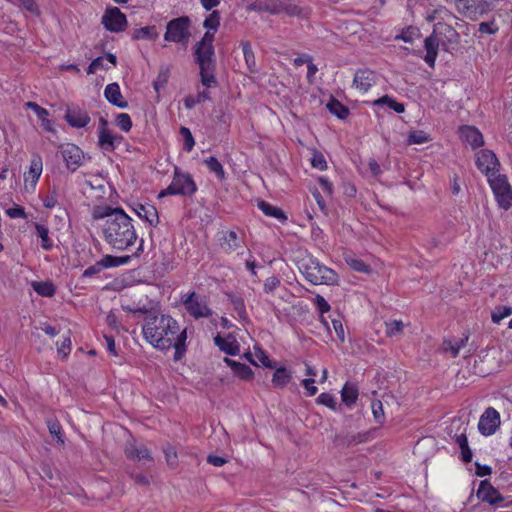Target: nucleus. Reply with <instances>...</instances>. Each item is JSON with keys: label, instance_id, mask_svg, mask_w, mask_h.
I'll list each match as a JSON object with an SVG mask.
<instances>
[{"label": "nucleus", "instance_id": "obj_35", "mask_svg": "<svg viewBox=\"0 0 512 512\" xmlns=\"http://www.w3.org/2000/svg\"><path fill=\"white\" fill-rule=\"evenodd\" d=\"M159 34L156 26H146L139 29H136L133 33V39H147V40H156Z\"/></svg>", "mask_w": 512, "mask_h": 512}, {"label": "nucleus", "instance_id": "obj_9", "mask_svg": "<svg viewBox=\"0 0 512 512\" xmlns=\"http://www.w3.org/2000/svg\"><path fill=\"white\" fill-rule=\"evenodd\" d=\"M433 32L437 39H439L441 47L444 51H450L459 44V33L451 25L438 22L434 25Z\"/></svg>", "mask_w": 512, "mask_h": 512}, {"label": "nucleus", "instance_id": "obj_20", "mask_svg": "<svg viewBox=\"0 0 512 512\" xmlns=\"http://www.w3.org/2000/svg\"><path fill=\"white\" fill-rule=\"evenodd\" d=\"M441 46L439 39H437L434 32L424 40V47L426 49V55L424 61L433 68L438 54V49Z\"/></svg>", "mask_w": 512, "mask_h": 512}, {"label": "nucleus", "instance_id": "obj_37", "mask_svg": "<svg viewBox=\"0 0 512 512\" xmlns=\"http://www.w3.org/2000/svg\"><path fill=\"white\" fill-rule=\"evenodd\" d=\"M241 47L244 54V59L250 72H256V58L252 50L251 44L248 41H242Z\"/></svg>", "mask_w": 512, "mask_h": 512}, {"label": "nucleus", "instance_id": "obj_61", "mask_svg": "<svg viewBox=\"0 0 512 512\" xmlns=\"http://www.w3.org/2000/svg\"><path fill=\"white\" fill-rule=\"evenodd\" d=\"M104 268L102 267L101 261H97L94 265L89 266L83 271L82 277L88 278L100 273Z\"/></svg>", "mask_w": 512, "mask_h": 512}, {"label": "nucleus", "instance_id": "obj_16", "mask_svg": "<svg viewBox=\"0 0 512 512\" xmlns=\"http://www.w3.org/2000/svg\"><path fill=\"white\" fill-rule=\"evenodd\" d=\"M64 119L74 128H83L90 122L88 112L78 106L67 107Z\"/></svg>", "mask_w": 512, "mask_h": 512}, {"label": "nucleus", "instance_id": "obj_1", "mask_svg": "<svg viewBox=\"0 0 512 512\" xmlns=\"http://www.w3.org/2000/svg\"><path fill=\"white\" fill-rule=\"evenodd\" d=\"M144 338L159 350L174 348V361L181 360L186 353L187 329H181L170 315H150L142 327Z\"/></svg>", "mask_w": 512, "mask_h": 512}, {"label": "nucleus", "instance_id": "obj_44", "mask_svg": "<svg viewBox=\"0 0 512 512\" xmlns=\"http://www.w3.org/2000/svg\"><path fill=\"white\" fill-rule=\"evenodd\" d=\"M230 301L233 305L234 310L237 312L241 319H246L247 313L245 308L244 299L240 296L231 295Z\"/></svg>", "mask_w": 512, "mask_h": 512}, {"label": "nucleus", "instance_id": "obj_40", "mask_svg": "<svg viewBox=\"0 0 512 512\" xmlns=\"http://www.w3.org/2000/svg\"><path fill=\"white\" fill-rule=\"evenodd\" d=\"M210 99V93L206 90L199 92L196 96L188 95L184 99V105L188 109H192L194 106H196L199 103H202L206 100Z\"/></svg>", "mask_w": 512, "mask_h": 512}, {"label": "nucleus", "instance_id": "obj_27", "mask_svg": "<svg viewBox=\"0 0 512 512\" xmlns=\"http://www.w3.org/2000/svg\"><path fill=\"white\" fill-rule=\"evenodd\" d=\"M257 206L266 216L276 218L281 223L286 222L287 216L282 209L273 206L264 200L258 201Z\"/></svg>", "mask_w": 512, "mask_h": 512}, {"label": "nucleus", "instance_id": "obj_23", "mask_svg": "<svg viewBox=\"0 0 512 512\" xmlns=\"http://www.w3.org/2000/svg\"><path fill=\"white\" fill-rule=\"evenodd\" d=\"M280 0H256L247 6L248 11L279 14Z\"/></svg>", "mask_w": 512, "mask_h": 512}, {"label": "nucleus", "instance_id": "obj_58", "mask_svg": "<svg viewBox=\"0 0 512 512\" xmlns=\"http://www.w3.org/2000/svg\"><path fill=\"white\" fill-rule=\"evenodd\" d=\"M372 411L377 423H382L384 420V411L381 401L376 400L372 402Z\"/></svg>", "mask_w": 512, "mask_h": 512}, {"label": "nucleus", "instance_id": "obj_15", "mask_svg": "<svg viewBox=\"0 0 512 512\" xmlns=\"http://www.w3.org/2000/svg\"><path fill=\"white\" fill-rule=\"evenodd\" d=\"M477 497L481 501L487 502L490 505H496L504 501L503 495L495 487H493L488 480H482L480 482L477 491Z\"/></svg>", "mask_w": 512, "mask_h": 512}, {"label": "nucleus", "instance_id": "obj_22", "mask_svg": "<svg viewBox=\"0 0 512 512\" xmlns=\"http://www.w3.org/2000/svg\"><path fill=\"white\" fill-rule=\"evenodd\" d=\"M122 136L113 135L109 130L99 129L98 144L104 151L112 152L122 141Z\"/></svg>", "mask_w": 512, "mask_h": 512}, {"label": "nucleus", "instance_id": "obj_52", "mask_svg": "<svg viewBox=\"0 0 512 512\" xmlns=\"http://www.w3.org/2000/svg\"><path fill=\"white\" fill-rule=\"evenodd\" d=\"M429 141L428 135L424 131H412L408 136V144H423Z\"/></svg>", "mask_w": 512, "mask_h": 512}, {"label": "nucleus", "instance_id": "obj_63", "mask_svg": "<svg viewBox=\"0 0 512 512\" xmlns=\"http://www.w3.org/2000/svg\"><path fill=\"white\" fill-rule=\"evenodd\" d=\"M314 302L321 314L328 312L331 308L329 303L321 295H316Z\"/></svg>", "mask_w": 512, "mask_h": 512}, {"label": "nucleus", "instance_id": "obj_47", "mask_svg": "<svg viewBox=\"0 0 512 512\" xmlns=\"http://www.w3.org/2000/svg\"><path fill=\"white\" fill-rule=\"evenodd\" d=\"M47 427H48V430H49V433L56 437L58 442L60 443H64V440L62 438L63 434H62V427L59 423L58 420H54V419H49L47 420Z\"/></svg>", "mask_w": 512, "mask_h": 512}, {"label": "nucleus", "instance_id": "obj_53", "mask_svg": "<svg viewBox=\"0 0 512 512\" xmlns=\"http://www.w3.org/2000/svg\"><path fill=\"white\" fill-rule=\"evenodd\" d=\"M347 264L357 272L369 273L370 267L363 260L357 258L347 259Z\"/></svg>", "mask_w": 512, "mask_h": 512}, {"label": "nucleus", "instance_id": "obj_55", "mask_svg": "<svg viewBox=\"0 0 512 512\" xmlns=\"http://www.w3.org/2000/svg\"><path fill=\"white\" fill-rule=\"evenodd\" d=\"M317 403L327 406L332 410H336L337 403L334 397L330 393L323 392L321 393L317 399Z\"/></svg>", "mask_w": 512, "mask_h": 512}, {"label": "nucleus", "instance_id": "obj_19", "mask_svg": "<svg viewBox=\"0 0 512 512\" xmlns=\"http://www.w3.org/2000/svg\"><path fill=\"white\" fill-rule=\"evenodd\" d=\"M459 131L462 141L469 144L472 149H477L483 146V135L477 128L473 126H462Z\"/></svg>", "mask_w": 512, "mask_h": 512}, {"label": "nucleus", "instance_id": "obj_41", "mask_svg": "<svg viewBox=\"0 0 512 512\" xmlns=\"http://www.w3.org/2000/svg\"><path fill=\"white\" fill-rule=\"evenodd\" d=\"M220 12L218 10L212 11L203 22V26L208 30L216 32L220 26Z\"/></svg>", "mask_w": 512, "mask_h": 512}, {"label": "nucleus", "instance_id": "obj_54", "mask_svg": "<svg viewBox=\"0 0 512 512\" xmlns=\"http://www.w3.org/2000/svg\"><path fill=\"white\" fill-rule=\"evenodd\" d=\"M180 134L183 136L184 139V149L190 152L195 145V141L191 131L187 127H181Z\"/></svg>", "mask_w": 512, "mask_h": 512}, {"label": "nucleus", "instance_id": "obj_38", "mask_svg": "<svg viewBox=\"0 0 512 512\" xmlns=\"http://www.w3.org/2000/svg\"><path fill=\"white\" fill-rule=\"evenodd\" d=\"M37 236L41 239V247L45 250H50L53 247V242L49 237V229L42 224H35Z\"/></svg>", "mask_w": 512, "mask_h": 512}, {"label": "nucleus", "instance_id": "obj_3", "mask_svg": "<svg viewBox=\"0 0 512 512\" xmlns=\"http://www.w3.org/2000/svg\"><path fill=\"white\" fill-rule=\"evenodd\" d=\"M300 270L313 285H337L339 281V276L333 269L322 265L313 257L303 260Z\"/></svg>", "mask_w": 512, "mask_h": 512}, {"label": "nucleus", "instance_id": "obj_31", "mask_svg": "<svg viewBox=\"0 0 512 512\" xmlns=\"http://www.w3.org/2000/svg\"><path fill=\"white\" fill-rule=\"evenodd\" d=\"M326 107L331 114L337 116L339 119L343 120L349 115V109L334 97H331Z\"/></svg>", "mask_w": 512, "mask_h": 512}, {"label": "nucleus", "instance_id": "obj_42", "mask_svg": "<svg viewBox=\"0 0 512 512\" xmlns=\"http://www.w3.org/2000/svg\"><path fill=\"white\" fill-rule=\"evenodd\" d=\"M385 333L388 337L400 335L403 332L404 324L402 321L392 320L385 323Z\"/></svg>", "mask_w": 512, "mask_h": 512}, {"label": "nucleus", "instance_id": "obj_14", "mask_svg": "<svg viewBox=\"0 0 512 512\" xmlns=\"http://www.w3.org/2000/svg\"><path fill=\"white\" fill-rule=\"evenodd\" d=\"M477 168L486 176L494 173L500 165L499 161L493 151L483 149L476 154Z\"/></svg>", "mask_w": 512, "mask_h": 512}, {"label": "nucleus", "instance_id": "obj_4", "mask_svg": "<svg viewBox=\"0 0 512 512\" xmlns=\"http://www.w3.org/2000/svg\"><path fill=\"white\" fill-rule=\"evenodd\" d=\"M194 55L195 62L200 68L201 83L207 88L216 86V59L214 47L195 45Z\"/></svg>", "mask_w": 512, "mask_h": 512}, {"label": "nucleus", "instance_id": "obj_62", "mask_svg": "<svg viewBox=\"0 0 512 512\" xmlns=\"http://www.w3.org/2000/svg\"><path fill=\"white\" fill-rule=\"evenodd\" d=\"M469 339V335L466 334L463 337L454 341V347L452 349V357H457L459 354V350L466 346Z\"/></svg>", "mask_w": 512, "mask_h": 512}, {"label": "nucleus", "instance_id": "obj_57", "mask_svg": "<svg viewBox=\"0 0 512 512\" xmlns=\"http://www.w3.org/2000/svg\"><path fill=\"white\" fill-rule=\"evenodd\" d=\"M499 30L495 20L488 22H481L478 27V31L482 34H495Z\"/></svg>", "mask_w": 512, "mask_h": 512}, {"label": "nucleus", "instance_id": "obj_10", "mask_svg": "<svg viewBox=\"0 0 512 512\" xmlns=\"http://www.w3.org/2000/svg\"><path fill=\"white\" fill-rule=\"evenodd\" d=\"M58 152L65 162L67 170L75 172L84 161L83 151L75 144L66 143L58 146Z\"/></svg>", "mask_w": 512, "mask_h": 512}, {"label": "nucleus", "instance_id": "obj_7", "mask_svg": "<svg viewBox=\"0 0 512 512\" xmlns=\"http://www.w3.org/2000/svg\"><path fill=\"white\" fill-rule=\"evenodd\" d=\"M455 7L463 16L476 20L493 10L494 4L487 0H455Z\"/></svg>", "mask_w": 512, "mask_h": 512}, {"label": "nucleus", "instance_id": "obj_25", "mask_svg": "<svg viewBox=\"0 0 512 512\" xmlns=\"http://www.w3.org/2000/svg\"><path fill=\"white\" fill-rule=\"evenodd\" d=\"M106 99L119 108H126L128 102L123 100L120 87L117 83L108 84L104 90Z\"/></svg>", "mask_w": 512, "mask_h": 512}, {"label": "nucleus", "instance_id": "obj_24", "mask_svg": "<svg viewBox=\"0 0 512 512\" xmlns=\"http://www.w3.org/2000/svg\"><path fill=\"white\" fill-rule=\"evenodd\" d=\"M224 361L231 368L234 375L240 378L241 380L250 381L253 379L254 373L248 365L237 362L230 358H225Z\"/></svg>", "mask_w": 512, "mask_h": 512}, {"label": "nucleus", "instance_id": "obj_46", "mask_svg": "<svg viewBox=\"0 0 512 512\" xmlns=\"http://www.w3.org/2000/svg\"><path fill=\"white\" fill-rule=\"evenodd\" d=\"M12 3L17 4L23 9L27 10L33 15L39 16L40 9L37 3L34 0H11Z\"/></svg>", "mask_w": 512, "mask_h": 512}, {"label": "nucleus", "instance_id": "obj_45", "mask_svg": "<svg viewBox=\"0 0 512 512\" xmlns=\"http://www.w3.org/2000/svg\"><path fill=\"white\" fill-rule=\"evenodd\" d=\"M163 452L165 454L167 464L171 468H175L178 465V456L176 449L172 445L167 444L166 446L163 447Z\"/></svg>", "mask_w": 512, "mask_h": 512}, {"label": "nucleus", "instance_id": "obj_59", "mask_svg": "<svg viewBox=\"0 0 512 512\" xmlns=\"http://www.w3.org/2000/svg\"><path fill=\"white\" fill-rule=\"evenodd\" d=\"M25 106L28 109L34 111L39 119L47 117L49 115V112L45 108L39 106L36 102H32V101L26 102Z\"/></svg>", "mask_w": 512, "mask_h": 512}, {"label": "nucleus", "instance_id": "obj_18", "mask_svg": "<svg viewBox=\"0 0 512 512\" xmlns=\"http://www.w3.org/2000/svg\"><path fill=\"white\" fill-rule=\"evenodd\" d=\"M375 84V73L370 69H358L354 75L353 85L360 92H367Z\"/></svg>", "mask_w": 512, "mask_h": 512}, {"label": "nucleus", "instance_id": "obj_8", "mask_svg": "<svg viewBox=\"0 0 512 512\" xmlns=\"http://www.w3.org/2000/svg\"><path fill=\"white\" fill-rule=\"evenodd\" d=\"M196 190L197 186L192 176L175 167L172 182L167 187L166 192L182 196H192Z\"/></svg>", "mask_w": 512, "mask_h": 512}, {"label": "nucleus", "instance_id": "obj_5", "mask_svg": "<svg viewBox=\"0 0 512 512\" xmlns=\"http://www.w3.org/2000/svg\"><path fill=\"white\" fill-rule=\"evenodd\" d=\"M191 20L188 16H181L170 20L166 25L164 39L168 42L187 44L191 36Z\"/></svg>", "mask_w": 512, "mask_h": 512}, {"label": "nucleus", "instance_id": "obj_43", "mask_svg": "<svg viewBox=\"0 0 512 512\" xmlns=\"http://www.w3.org/2000/svg\"><path fill=\"white\" fill-rule=\"evenodd\" d=\"M280 13L285 12L288 16H300L303 9L291 2H282L279 4Z\"/></svg>", "mask_w": 512, "mask_h": 512}, {"label": "nucleus", "instance_id": "obj_48", "mask_svg": "<svg viewBox=\"0 0 512 512\" xmlns=\"http://www.w3.org/2000/svg\"><path fill=\"white\" fill-rule=\"evenodd\" d=\"M58 196H59V193H58V189L56 186H53L48 194L46 195V197L43 199V205L45 208L47 209H52L54 208L57 203H58Z\"/></svg>", "mask_w": 512, "mask_h": 512}, {"label": "nucleus", "instance_id": "obj_33", "mask_svg": "<svg viewBox=\"0 0 512 512\" xmlns=\"http://www.w3.org/2000/svg\"><path fill=\"white\" fill-rule=\"evenodd\" d=\"M117 211H124L122 208H112L110 206H97L94 208L92 216L93 219H106L110 220L114 218Z\"/></svg>", "mask_w": 512, "mask_h": 512}, {"label": "nucleus", "instance_id": "obj_32", "mask_svg": "<svg viewBox=\"0 0 512 512\" xmlns=\"http://www.w3.org/2000/svg\"><path fill=\"white\" fill-rule=\"evenodd\" d=\"M343 403L347 406L353 405L358 399V389L354 384L346 383L341 391Z\"/></svg>", "mask_w": 512, "mask_h": 512}, {"label": "nucleus", "instance_id": "obj_6", "mask_svg": "<svg viewBox=\"0 0 512 512\" xmlns=\"http://www.w3.org/2000/svg\"><path fill=\"white\" fill-rule=\"evenodd\" d=\"M488 182L500 207L507 210L512 204V191L505 175L495 171L489 174Z\"/></svg>", "mask_w": 512, "mask_h": 512}, {"label": "nucleus", "instance_id": "obj_56", "mask_svg": "<svg viewBox=\"0 0 512 512\" xmlns=\"http://www.w3.org/2000/svg\"><path fill=\"white\" fill-rule=\"evenodd\" d=\"M311 165L319 170H325L327 168V162L324 155L319 151H314Z\"/></svg>", "mask_w": 512, "mask_h": 512}, {"label": "nucleus", "instance_id": "obj_2", "mask_svg": "<svg viewBox=\"0 0 512 512\" xmlns=\"http://www.w3.org/2000/svg\"><path fill=\"white\" fill-rule=\"evenodd\" d=\"M103 235L105 241L117 250L127 249L138 238L132 219L125 211H117L113 219L105 220Z\"/></svg>", "mask_w": 512, "mask_h": 512}, {"label": "nucleus", "instance_id": "obj_50", "mask_svg": "<svg viewBox=\"0 0 512 512\" xmlns=\"http://www.w3.org/2000/svg\"><path fill=\"white\" fill-rule=\"evenodd\" d=\"M117 126L124 132H129L132 128V120L129 114L120 113L116 118Z\"/></svg>", "mask_w": 512, "mask_h": 512}, {"label": "nucleus", "instance_id": "obj_36", "mask_svg": "<svg viewBox=\"0 0 512 512\" xmlns=\"http://www.w3.org/2000/svg\"><path fill=\"white\" fill-rule=\"evenodd\" d=\"M374 106H388L390 109L394 110L396 113H403L405 111V106L402 103L395 101L388 95H384L379 99L373 102Z\"/></svg>", "mask_w": 512, "mask_h": 512}, {"label": "nucleus", "instance_id": "obj_13", "mask_svg": "<svg viewBox=\"0 0 512 512\" xmlns=\"http://www.w3.org/2000/svg\"><path fill=\"white\" fill-rule=\"evenodd\" d=\"M499 426L500 414L493 407H488L479 419V432L484 436H490L496 432Z\"/></svg>", "mask_w": 512, "mask_h": 512}, {"label": "nucleus", "instance_id": "obj_39", "mask_svg": "<svg viewBox=\"0 0 512 512\" xmlns=\"http://www.w3.org/2000/svg\"><path fill=\"white\" fill-rule=\"evenodd\" d=\"M204 164L210 170V172L215 173L218 179L222 180L225 178V171L222 164L218 161V159L214 156H210L204 160Z\"/></svg>", "mask_w": 512, "mask_h": 512}, {"label": "nucleus", "instance_id": "obj_12", "mask_svg": "<svg viewBox=\"0 0 512 512\" xmlns=\"http://www.w3.org/2000/svg\"><path fill=\"white\" fill-rule=\"evenodd\" d=\"M183 304L187 312L195 319L207 318L212 315V311L206 304V301L196 296L195 292H191L183 300Z\"/></svg>", "mask_w": 512, "mask_h": 512}, {"label": "nucleus", "instance_id": "obj_29", "mask_svg": "<svg viewBox=\"0 0 512 512\" xmlns=\"http://www.w3.org/2000/svg\"><path fill=\"white\" fill-rule=\"evenodd\" d=\"M292 379V374L285 367L276 368L273 378L272 384L276 388H284Z\"/></svg>", "mask_w": 512, "mask_h": 512}, {"label": "nucleus", "instance_id": "obj_60", "mask_svg": "<svg viewBox=\"0 0 512 512\" xmlns=\"http://www.w3.org/2000/svg\"><path fill=\"white\" fill-rule=\"evenodd\" d=\"M280 285V279L277 276H271L264 282V291L266 293L273 292Z\"/></svg>", "mask_w": 512, "mask_h": 512}, {"label": "nucleus", "instance_id": "obj_51", "mask_svg": "<svg viewBox=\"0 0 512 512\" xmlns=\"http://www.w3.org/2000/svg\"><path fill=\"white\" fill-rule=\"evenodd\" d=\"M42 173V160L38 158L31 162L29 174L32 176L33 185L35 186Z\"/></svg>", "mask_w": 512, "mask_h": 512}, {"label": "nucleus", "instance_id": "obj_11", "mask_svg": "<svg viewBox=\"0 0 512 512\" xmlns=\"http://www.w3.org/2000/svg\"><path fill=\"white\" fill-rule=\"evenodd\" d=\"M102 24L107 30L118 33L126 28L127 19L118 7H110L102 17Z\"/></svg>", "mask_w": 512, "mask_h": 512}, {"label": "nucleus", "instance_id": "obj_17", "mask_svg": "<svg viewBox=\"0 0 512 512\" xmlns=\"http://www.w3.org/2000/svg\"><path fill=\"white\" fill-rule=\"evenodd\" d=\"M132 208L137 216L149 223L150 226L156 227L159 224L158 211L154 205L135 203Z\"/></svg>", "mask_w": 512, "mask_h": 512}, {"label": "nucleus", "instance_id": "obj_30", "mask_svg": "<svg viewBox=\"0 0 512 512\" xmlns=\"http://www.w3.org/2000/svg\"><path fill=\"white\" fill-rule=\"evenodd\" d=\"M214 342L221 351H224L229 355L234 356L239 353V345L235 340L229 341L228 339L218 335L214 338Z\"/></svg>", "mask_w": 512, "mask_h": 512}, {"label": "nucleus", "instance_id": "obj_26", "mask_svg": "<svg viewBox=\"0 0 512 512\" xmlns=\"http://www.w3.org/2000/svg\"><path fill=\"white\" fill-rule=\"evenodd\" d=\"M242 244V240L239 239L235 231L226 232L221 238L220 246L226 253H232L237 251Z\"/></svg>", "mask_w": 512, "mask_h": 512}, {"label": "nucleus", "instance_id": "obj_49", "mask_svg": "<svg viewBox=\"0 0 512 512\" xmlns=\"http://www.w3.org/2000/svg\"><path fill=\"white\" fill-rule=\"evenodd\" d=\"M510 315H512V307L499 306L492 313L491 318L494 323L498 324L502 319Z\"/></svg>", "mask_w": 512, "mask_h": 512}, {"label": "nucleus", "instance_id": "obj_64", "mask_svg": "<svg viewBox=\"0 0 512 512\" xmlns=\"http://www.w3.org/2000/svg\"><path fill=\"white\" fill-rule=\"evenodd\" d=\"M6 214L10 218H26V213L23 207L16 205L15 207L6 210Z\"/></svg>", "mask_w": 512, "mask_h": 512}, {"label": "nucleus", "instance_id": "obj_34", "mask_svg": "<svg viewBox=\"0 0 512 512\" xmlns=\"http://www.w3.org/2000/svg\"><path fill=\"white\" fill-rule=\"evenodd\" d=\"M32 288L34 291L44 297H52L55 294V286L50 281H33Z\"/></svg>", "mask_w": 512, "mask_h": 512}, {"label": "nucleus", "instance_id": "obj_28", "mask_svg": "<svg viewBox=\"0 0 512 512\" xmlns=\"http://www.w3.org/2000/svg\"><path fill=\"white\" fill-rule=\"evenodd\" d=\"M125 454L127 458L131 460L146 459L149 461H153V457L151 456L149 449L143 445L140 447H136L133 444H129L125 448Z\"/></svg>", "mask_w": 512, "mask_h": 512}, {"label": "nucleus", "instance_id": "obj_21", "mask_svg": "<svg viewBox=\"0 0 512 512\" xmlns=\"http://www.w3.org/2000/svg\"><path fill=\"white\" fill-rule=\"evenodd\" d=\"M369 432H359L356 434L336 435L334 443L336 446L350 447L356 444L364 443L369 439Z\"/></svg>", "mask_w": 512, "mask_h": 512}]
</instances>
